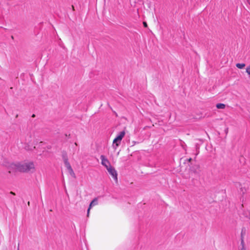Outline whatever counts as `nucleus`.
Here are the masks:
<instances>
[{"mask_svg": "<svg viewBox=\"0 0 250 250\" xmlns=\"http://www.w3.org/2000/svg\"><path fill=\"white\" fill-rule=\"evenodd\" d=\"M10 194H13V195H15V193H14V192H12V191H11V192H10Z\"/></svg>", "mask_w": 250, "mask_h": 250, "instance_id": "nucleus-15", "label": "nucleus"}, {"mask_svg": "<svg viewBox=\"0 0 250 250\" xmlns=\"http://www.w3.org/2000/svg\"><path fill=\"white\" fill-rule=\"evenodd\" d=\"M109 173L112 176L113 178L115 180V181L117 182V173L115 169L111 166H109V167L107 168Z\"/></svg>", "mask_w": 250, "mask_h": 250, "instance_id": "nucleus-4", "label": "nucleus"}, {"mask_svg": "<svg viewBox=\"0 0 250 250\" xmlns=\"http://www.w3.org/2000/svg\"><path fill=\"white\" fill-rule=\"evenodd\" d=\"M121 141L118 140L117 139L115 138L113 141L112 147L113 148L116 150L117 148L121 144Z\"/></svg>", "mask_w": 250, "mask_h": 250, "instance_id": "nucleus-8", "label": "nucleus"}, {"mask_svg": "<svg viewBox=\"0 0 250 250\" xmlns=\"http://www.w3.org/2000/svg\"><path fill=\"white\" fill-rule=\"evenodd\" d=\"M241 245L242 246V248L241 249V250H246V249L244 248V241L243 239H242L241 240Z\"/></svg>", "mask_w": 250, "mask_h": 250, "instance_id": "nucleus-12", "label": "nucleus"}, {"mask_svg": "<svg viewBox=\"0 0 250 250\" xmlns=\"http://www.w3.org/2000/svg\"><path fill=\"white\" fill-rule=\"evenodd\" d=\"M100 158L102 161V165L104 166L106 168L109 167V166H111L109 161L104 155H101Z\"/></svg>", "mask_w": 250, "mask_h": 250, "instance_id": "nucleus-5", "label": "nucleus"}, {"mask_svg": "<svg viewBox=\"0 0 250 250\" xmlns=\"http://www.w3.org/2000/svg\"><path fill=\"white\" fill-rule=\"evenodd\" d=\"M216 106L218 109H224L226 107V105L224 104L219 103L217 104Z\"/></svg>", "mask_w": 250, "mask_h": 250, "instance_id": "nucleus-10", "label": "nucleus"}, {"mask_svg": "<svg viewBox=\"0 0 250 250\" xmlns=\"http://www.w3.org/2000/svg\"><path fill=\"white\" fill-rule=\"evenodd\" d=\"M75 146H77V143H75Z\"/></svg>", "mask_w": 250, "mask_h": 250, "instance_id": "nucleus-16", "label": "nucleus"}, {"mask_svg": "<svg viewBox=\"0 0 250 250\" xmlns=\"http://www.w3.org/2000/svg\"><path fill=\"white\" fill-rule=\"evenodd\" d=\"M5 166L8 170L9 173L20 171V163H7Z\"/></svg>", "mask_w": 250, "mask_h": 250, "instance_id": "nucleus-3", "label": "nucleus"}, {"mask_svg": "<svg viewBox=\"0 0 250 250\" xmlns=\"http://www.w3.org/2000/svg\"><path fill=\"white\" fill-rule=\"evenodd\" d=\"M21 143L23 144L22 147L26 150H32L35 148L34 144L32 142L31 135L22 136L21 139Z\"/></svg>", "mask_w": 250, "mask_h": 250, "instance_id": "nucleus-1", "label": "nucleus"}, {"mask_svg": "<svg viewBox=\"0 0 250 250\" xmlns=\"http://www.w3.org/2000/svg\"><path fill=\"white\" fill-rule=\"evenodd\" d=\"M125 134V131H122L119 133L115 138L117 139L118 140L122 141L123 138L124 137Z\"/></svg>", "mask_w": 250, "mask_h": 250, "instance_id": "nucleus-9", "label": "nucleus"}, {"mask_svg": "<svg viewBox=\"0 0 250 250\" xmlns=\"http://www.w3.org/2000/svg\"><path fill=\"white\" fill-rule=\"evenodd\" d=\"M236 66L237 68H238L239 69H242L245 66V64L238 63L236 64Z\"/></svg>", "mask_w": 250, "mask_h": 250, "instance_id": "nucleus-11", "label": "nucleus"}, {"mask_svg": "<svg viewBox=\"0 0 250 250\" xmlns=\"http://www.w3.org/2000/svg\"><path fill=\"white\" fill-rule=\"evenodd\" d=\"M63 159H64V163L65 165V167L71 172H72L73 174H74L73 169H72L69 163L68 162V159H67V158L64 157Z\"/></svg>", "mask_w": 250, "mask_h": 250, "instance_id": "nucleus-7", "label": "nucleus"}, {"mask_svg": "<svg viewBox=\"0 0 250 250\" xmlns=\"http://www.w3.org/2000/svg\"><path fill=\"white\" fill-rule=\"evenodd\" d=\"M35 170L34 163L32 162H28L22 164L20 163V172H34Z\"/></svg>", "mask_w": 250, "mask_h": 250, "instance_id": "nucleus-2", "label": "nucleus"}, {"mask_svg": "<svg viewBox=\"0 0 250 250\" xmlns=\"http://www.w3.org/2000/svg\"><path fill=\"white\" fill-rule=\"evenodd\" d=\"M191 160V158L189 159V160H188V161H189V162H190Z\"/></svg>", "mask_w": 250, "mask_h": 250, "instance_id": "nucleus-17", "label": "nucleus"}, {"mask_svg": "<svg viewBox=\"0 0 250 250\" xmlns=\"http://www.w3.org/2000/svg\"><path fill=\"white\" fill-rule=\"evenodd\" d=\"M246 72L250 76V66L247 67L246 68Z\"/></svg>", "mask_w": 250, "mask_h": 250, "instance_id": "nucleus-13", "label": "nucleus"}, {"mask_svg": "<svg viewBox=\"0 0 250 250\" xmlns=\"http://www.w3.org/2000/svg\"><path fill=\"white\" fill-rule=\"evenodd\" d=\"M98 204V200L97 198H95L94 199H93L92 202L90 203V205H89V208L87 209V216H89V212H90V209L91 208L94 206H95L96 205Z\"/></svg>", "mask_w": 250, "mask_h": 250, "instance_id": "nucleus-6", "label": "nucleus"}, {"mask_svg": "<svg viewBox=\"0 0 250 250\" xmlns=\"http://www.w3.org/2000/svg\"><path fill=\"white\" fill-rule=\"evenodd\" d=\"M143 24H144V25L145 27H146L147 26V24L146 22H143Z\"/></svg>", "mask_w": 250, "mask_h": 250, "instance_id": "nucleus-14", "label": "nucleus"}]
</instances>
